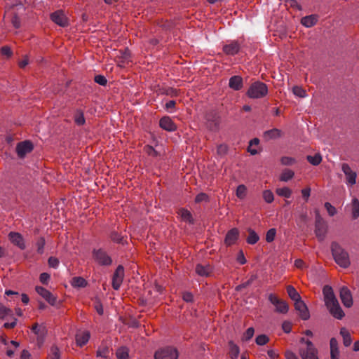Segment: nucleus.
I'll list each match as a JSON object with an SVG mask.
<instances>
[{
    "label": "nucleus",
    "instance_id": "obj_18",
    "mask_svg": "<svg viewBox=\"0 0 359 359\" xmlns=\"http://www.w3.org/2000/svg\"><path fill=\"white\" fill-rule=\"evenodd\" d=\"M238 237L239 231L236 228H233L227 232L225 236L224 243L227 246H230L236 242V241L238 239Z\"/></svg>",
    "mask_w": 359,
    "mask_h": 359
},
{
    "label": "nucleus",
    "instance_id": "obj_48",
    "mask_svg": "<svg viewBox=\"0 0 359 359\" xmlns=\"http://www.w3.org/2000/svg\"><path fill=\"white\" fill-rule=\"evenodd\" d=\"M276 233V229H273V228L270 229L266 232V242L271 243V242L273 241L274 239H275Z\"/></svg>",
    "mask_w": 359,
    "mask_h": 359
},
{
    "label": "nucleus",
    "instance_id": "obj_45",
    "mask_svg": "<svg viewBox=\"0 0 359 359\" xmlns=\"http://www.w3.org/2000/svg\"><path fill=\"white\" fill-rule=\"evenodd\" d=\"M293 93L299 97H305L306 96V93L304 89L299 86H294L292 89Z\"/></svg>",
    "mask_w": 359,
    "mask_h": 359
},
{
    "label": "nucleus",
    "instance_id": "obj_57",
    "mask_svg": "<svg viewBox=\"0 0 359 359\" xmlns=\"http://www.w3.org/2000/svg\"><path fill=\"white\" fill-rule=\"evenodd\" d=\"M286 4L290 7L297 8L298 10H301L302 7L298 4L296 0H285Z\"/></svg>",
    "mask_w": 359,
    "mask_h": 359
},
{
    "label": "nucleus",
    "instance_id": "obj_24",
    "mask_svg": "<svg viewBox=\"0 0 359 359\" xmlns=\"http://www.w3.org/2000/svg\"><path fill=\"white\" fill-rule=\"evenodd\" d=\"M90 339V333L88 331L82 332L76 334V341L77 345L82 346L85 345Z\"/></svg>",
    "mask_w": 359,
    "mask_h": 359
},
{
    "label": "nucleus",
    "instance_id": "obj_37",
    "mask_svg": "<svg viewBox=\"0 0 359 359\" xmlns=\"http://www.w3.org/2000/svg\"><path fill=\"white\" fill-rule=\"evenodd\" d=\"M294 175V172L289 169H285L283 170L280 180L283 182H287L291 180Z\"/></svg>",
    "mask_w": 359,
    "mask_h": 359
},
{
    "label": "nucleus",
    "instance_id": "obj_22",
    "mask_svg": "<svg viewBox=\"0 0 359 359\" xmlns=\"http://www.w3.org/2000/svg\"><path fill=\"white\" fill-rule=\"evenodd\" d=\"M178 215L181 217L182 220L187 222L190 224H194V219L192 217V215L189 210L185 208H180L177 212Z\"/></svg>",
    "mask_w": 359,
    "mask_h": 359
},
{
    "label": "nucleus",
    "instance_id": "obj_5",
    "mask_svg": "<svg viewBox=\"0 0 359 359\" xmlns=\"http://www.w3.org/2000/svg\"><path fill=\"white\" fill-rule=\"evenodd\" d=\"M206 126L208 128L213 132L219 129L220 116L215 111H210L205 114Z\"/></svg>",
    "mask_w": 359,
    "mask_h": 359
},
{
    "label": "nucleus",
    "instance_id": "obj_16",
    "mask_svg": "<svg viewBox=\"0 0 359 359\" xmlns=\"http://www.w3.org/2000/svg\"><path fill=\"white\" fill-rule=\"evenodd\" d=\"M9 239L13 244L18 246L20 250L26 248L22 236L18 232H11L8 235Z\"/></svg>",
    "mask_w": 359,
    "mask_h": 359
},
{
    "label": "nucleus",
    "instance_id": "obj_32",
    "mask_svg": "<svg viewBox=\"0 0 359 359\" xmlns=\"http://www.w3.org/2000/svg\"><path fill=\"white\" fill-rule=\"evenodd\" d=\"M229 355L232 359H236L238 356L240 350L239 347L236 345L232 341L229 342Z\"/></svg>",
    "mask_w": 359,
    "mask_h": 359
},
{
    "label": "nucleus",
    "instance_id": "obj_38",
    "mask_svg": "<svg viewBox=\"0 0 359 359\" xmlns=\"http://www.w3.org/2000/svg\"><path fill=\"white\" fill-rule=\"evenodd\" d=\"M74 121L78 126H82L85 123L86 120L83 113L81 110H77L74 115Z\"/></svg>",
    "mask_w": 359,
    "mask_h": 359
},
{
    "label": "nucleus",
    "instance_id": "obj_25",
    "mask_svg": "<svg viewBox=\"0 0 359 359\" xmlns=\"http://www.w3.org/2000/svg\"><path fill=\"white\" fill-rule=\"evenodd\" d=\"M282 135V131L278 128L269 130L264 133V137L266 140L277 139Z\"/></svg>",
    "mask_w": 359,
    "mask_h": 359
},
{
    "label": "nucleus",
    "instance_id": "obj_30",
    "mask_svg": "<svg viewBox=\"0 0 359 359\" xmlns=\"http://www.w3.org/2000/svg\"><path fill=\"white\" fill-rule=\"evenodd\" d=\"M351 206L352 217L355 219L359 217V201L356 198H353Z\"/></svg>",
    "mask_w": 359,
    "mask_h": 359
},
{
    "label": "nucleus",
    "instance_id": "obj_51",
    "mask_svg": "<svg viewBox=\"0 0 359 359\" xmlns=\"http://www.w3.org/2000/svg\"><path fill=\"white\" fill-rule=\"evenodd\" d=\"M254 328L249 327L245 332L243 334V341H249L254 335Z\"/></svg>",
    "mask_w": 359,
    "mask_h": 359
},
{
    "label": "nucleus",
    "instance_id": "obj_46",
    "mask_svg": "<svg viewBox=\"0 0 359 359\" xmlns=\"http://www.w3.org/2000/svg\"><path fill=\"white\" fill-rule=\"evenodd\" d=\"M263 198L266 203H271L273 201L274 196L271 191L265 190L263 192Z\"/></svg>",
    "mask_w": 359,
    "mask_h": 359
},
{
    "label": "nucleus",
    "instance_id": "obj_53",
    "mask_svg": "<svg viewBox=\"0 0 359 359\" xmlns=\"http://www.w3.org/2000/svg\"><path fill=\"white\" fill-rule=\"evenodd\" d=\"M50 359H60L59 349L57 346L50 348Z\"/></svg>",
    "mask_w": 359,
    "mask_h": 359
},
{
    "label": "nucleus",
    "instance_id": "obj_6",
    "mask_svg": "<svg viewBox=\"0 0 359 359\" xmlns=\"http://www.w3.org/2000/svg\"><path fill=\"white\" fill-rule=\"evenodd\" d=\"M155 359H177L178 351L172 346H166L156 351Z\"/></svg>",
    "mask_w": 359,
    "mask_h": 359
},
{
    "label": "nucleus",
    "instance_id": "obj_10",
    "mask_svg": "<svg viewBox=\"0 0 359 359\" xmlns=\"http://www.w3.org/2000/svg\"><path fill=\"white\" fill-rule=\"evenodd\" d=\"M50 19L55 24L60 27H65L68 26V18L62 10L56 11L50 15Z\"/></svg>",
    "mask_w": 359,
    "mask_h": 359
},
{
    "label": "nucleus",
    "instance_id": "obj_26",
    "mask_svg": "<svg viewBox=\"0 0 359 359\" xmlns=\"http://www.w3.org/2000/svg\"><path fill=\"white\" fill-rule=\"evenodd\" d=\"M212 271V268L210 265H202L198 264L196 266V272L201 276H208Z\"/></svg>",
    "mask_w": 359,
    "mask_h": 359
},
{
    "label": "nucleus",
    "instance_id": "obj_60",
    "mask_svg": "<svg viewBox=\"0 0 359 359\" xmlns=\"http://www.w3.org/2000/svg\"><path fill=\"white\" fill-rule=\"evenodd\" d=\"M12 25L15 28H19L20 27V20L17 15H14L11 20Z\"/></svg>",
    "mask_w": 359,
    "mask_h": 359
},
{
    "label": "nucleus",
    "instance_id": "obj_41",
    "mask_svg": "<svg viewBox=\"0 0 359 359\" xmlns=\"http://www.w3.org/2000/svg\"><path fill=\"white\" fill-rule=\"evenodd\" d=\"M247 188L245 185L241 184L237 187L236 196L238 198L243 199L246 196Z\"/></svg>",
    "mask_w": 359,
    "mask_h": 359
},
{
    "label": "nucleus",
    "instance_id": "obj_33",
    "mask_svg": "<svg viewBox=\"0 0 359 359\" xmlns=\"http://www.w3.org/2000/svg\"><path fill=\"white\" fill-rule=\"evenodd\" d=\"M129 350L126 346L118 348L116 352V355L118 359H129Z\"/></svg>",
    "mask_w": 359,
    "mask_h": 359
},
{
    "label": "nucleus",
    "instance_id": "obj_50",
    "mask_svg": "<svg viewBox=\"0 0 359 359\" xmlns=\"http://www.w3.org/2000/svg\"><path fill=\"white\" fill-rule=\"evenodd\" d=\"M324 206L330 217H332L337 214V209L330 203L326 202Z\"/></svg>",
    "mask_w": 359,
    "mask_h": 359
},
{
    "label": "nucleus",
    "instance_id": "obj_29",
    "mask_svg": "<svg viewBox=\"0 0 359 359\" xmlns=\"http://www.w3.org/2000/svg\"><path fill=\"white\" fill-rule=\"evenodd\" d=\"M287 292L290 299L293 300L294 302L302 299L300 294L298 293L296 289L292 285H288L287 287Z\"/></svg>",
    "mask_w": 359,
    "mask_h": 359
},
{
    "label": "nucleus",
    "instance_id": "obj_35",
    "mask_svg": "<svg viewBox=\"0 0 359 359\" xmlns=\"http://www.w3.org/2000/svg\"><path fill=\"white\" fill-rule=\"evenodd\" d=\"M179 93V90L172 87H167L161 89V94L170 96L171 97H177Z\"/></svg>",
    "mask_w": 359,
    "mask_h": 359
},
{
    "label": "nucleus",
    "instance_id": "obj_2",
    "mask_svg": "<svg viewBox=\"0 0 359 359\" xmlns=\"http://www.w3.org/2000/svg\"><path fill=\"white\" fill-rule=\"evenodd\" d=\"M331 251L336 263L342 268H348L351 262L348 252L337 242L331 244Z\"/></svg>",
    "mask_w": 359,
    "mask_h": 359
},
{
    "label": "nucleus",
    "instance_id": "obj_59",
    "mask_svg": "<svg viewBox=\"0 0 359 359\" xmlns=\"http://www.w3.org/2000/svg\"><path fill=\"white\" fill-rule=\"evenodd\" d=\"M145 151L150 156H158V152L151 147V146H146L145 148Z\"/></svg>",
    "mask_w": 359,
    "mask_h": 359
},
{
    "label": "nucleus",
    "instance_id": "obj_28",
    "mask_svg": "<svg viewBox=\"0 0 359 359\" xmlns=\"http://www.w3.org/2000/svg\"><path fill=\"white\" fill-rule=\"evenodd\" d=\"M71 285L74 287H85L87 285V281L82 277L76 276L72 278Z\"/></svg>",
    "mask_w": 359,
    "mask_h": 359
},
{
    "label": "nucleus",
    "instance_id": "obj_39",
    "mask_svg": "<svg viewBox=\"0 0 359 359\" xmlns=\"http://www.w3.org/2000/svg\"><path fill=\"white\" fill-rule=\"evenodd\" d=\"M276 194L280 196L288 198L292 195V191L287 187L278 188L276 189Z\"/></svg>",
    "mask_w": 359,
    "mask_h": 359
},
{
    "label": "nucleus",
    "instance_id": "obj_12",
    "mask_svg": "<svg viewBox=\"0 0 359 359\" xmlns=\"http://www.w3.org/2000/svg\"><path fill=\"white\" fill-rule=\"evenodd\" d=\"M36 292L41 296L50 305L54 306L56 304L57 298L50 291L46 288L36 286L35 287Z\"/></svg>",
    "mask_w": 359,
    "mask_h": 359
},
{
    "label": "nucleus",
    "instance_id": "obj_34",
    "mask_svg": "<svg viewBox=\"0 0 359 359\" xmlns=\"http://www.w3.org/2000/svg\"><path fill=\"white\" fill-rule=\"evenodd\" d=\"M32 331L38 336L39 340L43 339L45 334V327L39 326L37 323L33 325Z\"/></svg>",
    "mask_w": 359,
    "mask_h": 359
},
{
    "label": "nucleus",
    "instance_id": "obj_52",
    "mask_svg": "<svg viewBox=\"0 0 359 359\" xmlns=\"http://www.w3.org/2000/svg\"><path fill=\"white\" fill-rule=\"evenodd\" d=\"M280 162L284 165H291L295 163V159L289 156H283L280 158Z\"/></svg>",
    "mask_w": 359,
    "mask_h": 359
},
{
    "label": "nucleus",
    "instance_id": "obj_1",
    "mask_svg": "<svg viewBox=\"0 0 359 359\" xmlns=\"http://www.w3.org/2000/svg\"><path fill=\"white\" fill-rule=\"evenodd\" d=\"M323 292L325 305L329 309L330 313L334 318L341 319L344 316V313L340 307L338 300L335 297L332 288L328 285H325L323 287Z\"/></svg>",
    "mask_w": 359,
    "mask_h": 359
},
{
    "label": "nucleus",
    "instance_id": "obj_3",
    "mask_svg": "<svg viewBox=\"0 0 359 359\" xmlns=\"http://www.w3.org/2000/svg\"><path fill=\"white\" fill-rule=\"evenodd\" d=\"M267 93V86L261 81L252 83L247 92L248 96L252 99L262 98L265 97Z\"/></svg>",
    "mask_w": 359,
    "mask_h": 359
},
{
    "label": "nucleus",
    "instance_id": "obj_43",
    "mask_svg": "<svg viewBox=\"0 0 359 359\" xmlns=\"http://www.w3.org/2000/svg\"><path fill=\"white\" fill-rule=\"evenodd\" d=\"M12 315V311L0 303V318Z\"/></svg>",
    "mask_w": 359,
    "mask_h": 359
},
{
    "label": "nucleus",
    "instance_id": "obj_17",
    "mask_svg": "<svg viewBox=\"0 0 359 359\" xmlns=\"http://www.w3.org/2000/svg\"><path fill=\"white\" fill-rule=\"evenodd\" d=\"M160 127L169 132L175 131L177 129L176 125L169 116H163L159 121Z\"/></svg>",
    "mask_w": 359,
    "mask_h": 359
},
{
    "label": "nucleus",
    "instance_id": "obj_44",
    "mask_svg": "<svg viewBox=\"0 0 359 359\" xmlns=\"http://www.w3.org/2000/svg\"><path fill=\"white\" fill-rule=\"evenodd\" d=\"M45 243H46V241H45L44 238H43V237H40L37 240L36 245V248H37V252L39 254H43V253Z\"/></svg>",
    "mask_w": 359,
    "mask_h": 359
},
{
    "label": "nucleus",
    "instance_id": "obj_15",
    "mask_svg": "<svg viewBox=\"0 0 359 359\" xmlns=\"http://www.w3.org/2000/svg\"><path fill=\"white\" fill-rule=\"evenodd\" d=\"M340 298L346 307H351L353 305V299L351 291L347 287H342L340 289Z\"/></svg>",
    "mask_w": 359,
    "mask_h": 359
},
{
    "label": "nucleus",
    "instance_id": "obj_11",
    "mask_svg": "<svg viewBox=\"0 0 359 359\" xmlns=\"http://www.w3.org/2000/svg\"><path fill=\"white\" fill-rule=\"evenodd\" d=\"M341 170L346 176V183L348 185L353 186L356 182L357 174L353 171L347 163L341 165Z\"/></svg>",
    "mask_w": 359,
    "mask_h": 359
},
{
    "label": "nucleus",
    "instance_id": "obj_23",
    "mask_svg": "<svg viewBox=\"0 0 359 359\" xmlns=\"http://www.w3.org/2000/svg\"><path fill=\"white\" fill-rule=\"evenodd\" d=\"M318 20L317 15H310L303 17L301 20V23L306 27H311L314 26Z\"/></svg>",
    "mask_w": 359,
    "mask_h": 359
},
{
    "label": "nucleus",
    "instance_id": "obj_27",
    "mask_svg": "<svg viewBox=\"0 0 359 359\" xmlns=\"http://www.w3.org/2000/svg\"><path fill=\"white\" fill-rule=\"evenodd\" d=\"M340 334L343 337V344L347 347L349 346L352 343V339L350 332L345 327H342L340 330Z\"/></svg>",
    "mask_w": 359,
    "mask_h": 359
},
{
    "label": "nucleus",
    "instance_id": "obj_62",
    "mask_svg": "<svg viewBox=\"0 0 359 359\" xmlns=\"http://www.w3.org/2000/svg\"><path fill=\"white\" fill-rule=\"evenodd\" d=\"M1 53L2 55L7 57H10L12 54L11 50L8 46H4L1 48Z\"/></svg>",
    "mask_w": 359,
    "mask_h": 359
},
{
    "label": "nucleus",
    "instance_id": "obj_56",
    "mask_svg": "<svg viewBox=\"0 0 359 359\" xmlns=\"http://www.w3.org/2000/svg\"><path fill=\"white\" fill-rule=\"evenodd\" d=\"M48 262V265L50 267L54 268V269L57 268V266L59 265V260L54 257H49Z\"/></svg>",
    "mask_w": 359,
    "mask_h": 359
},
{
    "label": "nucleus",
    "instance_id": "obj_8",
    "mask_svg": "<svg viewBox=\"0 0 359 359\" xmlns=\"http://www.w3.org/2000/svg\"><path fill=\"white\" fill-rule=\"evenodd\" d=\"M269 302L276 306V311L280 313H286L289 310V306L287 302L284 300L279 299L273 294L269 295Z\"/></svg>",
    "mask_w": 359,
    "mask_h": 359
},
{
    "label": "nucleus",
    "instance_id": "obj_36",
    "mask_svg": "<svg viewBox=\"0 0 359 359\" xmlns=\"http://www.w3.org/2000/svg\"><path fill=\"white\" fill-rule=\"evenodd\" d=\"M306 159L313 165H318L322 161V156L320 154H316L314 156H307Z\"/></svg>",
    "mask_w": 359,
    "mask_h": 359
},
{
    "label": "nucleus",
    "instance_id": "obj_40",
    "mask_svg": "<svg viewBox=\"0 0 359 359\" xmlns=\"http://www.w3.org/2000/svg\"><path fill=\"white\" fill-rule=\"evenodd\" d=\"M109 353V348L107 346L99 347L97 351V356L107 358Z\"/></svg>",
    "mask_w": 359,
    "mask_h": 359
},
{
    "label": "nucleus",
    "instance_id": "obj_64",
    "mask_svg": "<svg viewBox=\"0 0 359 359\" xmlns=\"http://www.w3.org/2000/svg\"><path fill=\"white\" fill-rule=\"evenodd\" d=\"M285 355L286 359H299L297 358V356L293 352H292L290 351H287L285 352Z\"/></svg>",
    "mask_w": 359,
    "mask_h": 359
},
{
    "label": "nucleus",
    "instance_id": "obj_4",
    "mask_svg": "<svg viewBox=\"0 0 359 359\" xmlns=\"http://www.w3.org/2000/svg\"><path fill=\"white\" fill-rule=\"evenodd\" d=\"M301 343L306 344V348L299 349V354L302 359H318L317 357V350L313 343L309 340H306L304 337L300 339Z\"/></svg>",
    "mask_w": 359,
    "mask_h": 359
},
{
    "label": "nucleus",
    "instance_id": "obj_14",
    "mask_svg": "<svg viewBox=\"0 0 359 359\" xmlns=\"http://www.w3.org/2000/svg\"><path fill=\"white\" fill-rule=\"evenodd\" d=\"M33 149V145L29 141H24L18 144L16 151L19 157L22 158L27 154L31 152Z\"/></svg>",
    "mask_w": 359,
    "mask_h": 359
},
{
    "label": "nucleus",
    "instance_id": "obj_9",
    "mask_svg": "<svg viewBox=\"0 0 359 359\" xmlns=\"http://www.w3.org/2000/svg\"><path fill=\"white\" fill-rule=\"evenodd\" d=\"M124 268L122 265H118L115 270L112 278V287L118 290L123 280Z\"/></svg>",
    "mask_w": 359,
    "mask_h": 359
},
{
    "label": "nucleus",
    "instance_id": "obj_31",
    "mask_svg": "<svg viewBox=\"0 0 359 359\" xmlns=\"http://www.w3.org/2000/svg\"><path fill=\"white\" fill-rule=\"evenodd\" d=\"M248 236L246 238L247 243L250 245H254L256 243H257V241L259 239V237L257 235V233L252 229H248Z\"/></svg>",
    "mask_w": 359,
    "mask_h": 359
},
{
    "label": "nucleus",
    "instance_id": "obj_49",
    "mask_svg": "<svg viewBox=\"0 0 359 359\" xmlns=\"http://www.w3.org/2000/svg\"><path fill=\"white\" fill-rule=\"evenodd\" d=\"M269 337L265 334H260L256 337V343L257 345L263 346L269 341Z\"/></svg>",
    "mask_w": 359,
    "mask_h": 359
},
{
    "label": "nucleus",
    "instance_id": "obj_7",
    "mask_svg": "<svg viewBox=\"0 0 359 359\" xmlns=\"http://www.w3.org/2000/svg\"><path fill=\"white\" fill-rule=\"evenodd\" d=\"M93 257L94 259L102 266H109L112 263L111 258L102 249L93 250Z\"/></svg>",
    "mask_w": 359,
    "mask_h": 359
},
{
    "label": "nucleus",
    "instance_id": "obj_21",
    "mask_svg": "<svg viewBox=\"0 0 359 359\" xmlns=\"http://www.w3.org/2000/svg\"><path fill=\"white\" fill-rule=\"evenodd\" d=\"M240 50V46L236 41H232L229 44H226L223 46V51L226 55H233L238 53Z\"/></svg>",
    "mask_w": 359,
    "mask_h": 359
},
{
    "label": "nucleus",
    "instance_id": "obj_63",
    "mask_svg": "<svg viewBox=\"0 0 359 359\" xmlns=\"http://www.w3.org/2000/svg\"><path fill=\"white\" fill-rule=\"evenodd\" d=\"M227 151V147L225 144H220L217 147V153L219 155H224Z\"/></svg>",
    "mask_w": 359,
    "mask_h": 359
},
{
    "label": "nucleus",
    "instance_id": "obj_47",
    "mask_svg": "<svg viewBox=\"0 0 359 359\" xmlns=\"http://www.w3.org/2000/svg\"><path fill=\"white\" fill-rule=\"evenodd\" d=\"M111 239L116 243H123V236H122L121 234H119L116 231H113L111 233Z\"/></svg>",
    "mask_w": 359,
    "mask_h": 359
},
{
    "label": "nucleus",
    "instance_id": "obj_20",
    "mask_svg": "<svg viewBox=\"0 0 359 359\" xmlns=\"http://www.w3.org/2000/svg\"><path fill=\"white\" fill-rule=\"evenodd\" d=\"M243 86V79L240 76H233L230 78L229 86L234 90H240Z\"/></svg>",
    "mask_w": 359,
    "mask_h": 359
},
{
    "label": "nucleus",
    "instance_id": "obj_55",
    "mask_svg": "<svg viewBox=\"0 0 359 359\" xmlns=\"http://www.w3.org/2000/svg\"><path fill=\"white\" fill-rule=\"evenodd\" d=\"M208 201V196L205 193H200L198 194L195 198L196 203H201L203 201Z\"/></svg>",
    "mask_w": 359,
    "mask_h": 359
},
{
    "label": "nucleus",
    "instance_id": "obj_19",
    "mask_svg": "<svg viewBox=\"0 0 359 359\" xmlns=\"http://www.w3.org/2000/svg\"><path fill=\"white\" fill-rule=\"evenodd\" d=\"M327 230V223L315 224V234L319 241L324 240Z\"/></svg>",
    "mask_w": 359,
    "mask_h": 359
},
{
    "label": "nucleus",
    "instance_id": "obj_13",
    "mask_svg": "<svg viewBox=\"0 0 359 359\" xmlns=\"http://www.w3.org/2000/svg\"><path fill=\"white\" fill-rule=\"evenodd\" d=\"M294 308L298 311L299 316L304 320H308L310 318V313L307 306L302 299L295 302Z\"/></svg>",
    "mask_w": 359,
    "mask_h": 359
},
{
    "label": "nucleus",
    "instance_id": "obj_61",
    "mask_svg": "<svg viewBox=\"0 0 359 359\" xmlns=\"http://www.w3.org/2000/svg\"><path fill=\"white\" fill-rule=\"evenodd\" d=\"M40 281L43 284H47L50 279V275L47 273H42L39 277Z\"/></svg>",
    "mask_w": 359,
    "mask_h": 359
},
{
    "label": "nucleus",
    "instance_id": "obj_42",
    "mask_svg": "<svg viewBox=\"0 0 359 359\" xmlns=\"http://www.w3.org/2000/svg\"><path fill=\"white\" fill-rule=\"evenodd\" d=\"M257 276L256 275H252L251 277L250 278L249 280H248L247 281L243 283L242 284L238 285L236 287V290H241L242 288H245L247 287H248L249 285H250L253 281L257 279Z\"/></svg>",
    "mask_w": 359,
    "mask_h": 359
},
{
    "label": "nucleus",
    "instance_id": "obj_54",
    "mask_svg": "<svg viewBox=\"0 0 359 359\" xmlns=\"http://www.w3.org/2000/svg\"><path fill=\"white\" fill-rule=\"evenodd\" d=\"M94 80L97 83L103 86H106L107 83V80L105 76L100 74L95 76Z\"/></svg>",
    "mask_w": 359,
    "mask_h": 359
},
{
    "label": "nucleus",
    "instance_id": "obj_58",
    "mask_svg": "<svg viewBox=\"0 0 359 359\" xmlns=\"http://www.w3.org/2000/svg\"><path fill=\"white\" fill-rule=\"evenodd\" d=\"M182 299L186 302H192L194 300V297L191 292H184L182 294Z\"/></svg>",
    "mask_w": 359,
    "mask_h": 359
}]
</instances>
